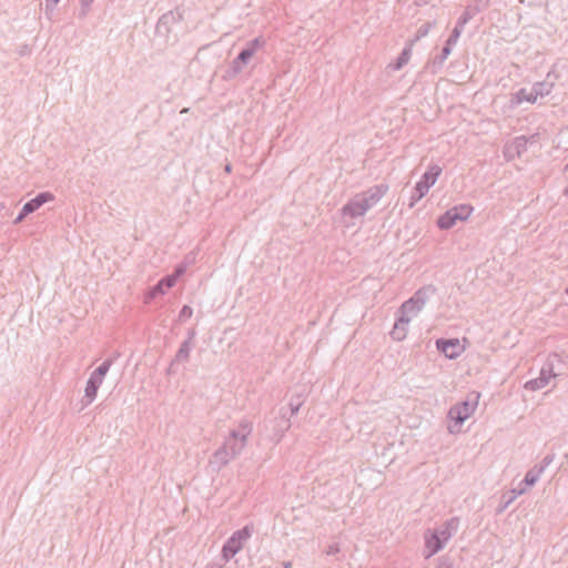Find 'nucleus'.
Wrapping results in <instances>:
<instances>
[{
	"label": "nucleus",
	"instance_id": "nucleus-43",
	"mask_svg": "<svg viewBox=\"0 0 568 568\" xmlns=\"http://www.w3.org/2000/svg\"><path fill=\"white\" fill-rule=\"evenodd\" d=\"M339 551V546L338 544H332L327 547V550H326V554L328 556H333V555H336L337 552Z\"/></svg>",
	"mask_w": 568,
	"mask_h": 568
},
{
	"label": "nucleus",
	"instance_id": "nucleus-26",
	"mask_svg": "<svg viewBox=\"0 0 568 568\" xmlns=\"http://www.w3.org/2000/svg\"><path fill=\"white\" fill-rule=\"evenodd\" d=\"M452 52V47H448V44L445 43L442 53L434 59V65L442 67L445 60L448 58V55Z\"/></svg>",
	"mask_w": 568,
	"mask_h": 568
},
{
	"label": "nucleus",
	"instance_id": "nucleus-52",
	"mask_svg": "<svg viewBox=\"0 0 568 568\" xmlns=\"http://www.w3.org/2000/svg\"><path fill=\"white\" fill-rule=\"evenodd\" d=\"M565 293L568 295V286L565 288Z\"/></svg>",
	"mask_w": 568,
	"mask_h": 568
},
{
	"label": "nucleus",
	"instance_id": "nucleus-47",
	"mask_svg": "<svg viewBox=\"0 0 568 568\" xmlns=\"http://www.w3.org/2000/svg\"><path fill=\"white\" fill-rule=\"evenodd\" d=\"M290 426H291V425H290V423H288V422H286L285 427H284V428L281 430V433L277 435L276 442H280V440H281V438L283 437L284 433L290 428Z\"/></svg>",
	"mask_w": 568,
	"mask_h": 568
},
{
	"label": "nucleus",
	"instance_id": "nucleus-49",
	"mask_svg": "<svg viewBox=\"0 0 568 568\" xmlns=\"http://www.w3.org/2000/svg\"><path fill=\"white\" fill-rule=\"evenodd\" d=\"M283 567L284 568H292V562L291 561H285V562H283Z\"/></svg>",
	"mask_w": 568,
	"mask_h": 568
},
{
	"label": "nucleus",
	"instance_id": "nucleus-42",
	"mask_svg": "<svg viewBox=\"0 0 568 568\" xmlns=\"http://www.w3.org/2000/svg\"><path fill=\"white\" fill-rule=\"evenodd\" d=\"M437 568H454V566L449 560L445 558H439Z\"/></svg>",
	"mask_w": 568,
	"mask_h": 568
},
{
	"label": "nucleus",
	"instance_id": "nucleus-29",
	"mask_svg": "<svg viewBox=\"0 0 568 568\" xmlns=\"http://www.w3.org/2000/svg\"><path fill=\"white\" fill-rule=\"evenodd\" d=\"M113 364L112 359H105L99 367H97L93 372H95L101 377H105L108 372L110 371L111 366Z\"/></svg>",
	"mask_w": 568,
	"mask_h": 568
},
{
	"label": "nucleus",
	"instance_id": "nucleus-10",
	"mask_svg": "<svg viewBox=\"0 0 568 568\" xmlns=\"http://www.w3.org/2000/svg\"><path fill=\"white\" fill-rule=\"evenodd\" d=\"M459 528V518L452 517L446 520L439 528L434 531L442 539L445 545L449 541V539L457 532Z\"/></svg>",
	"mask_w": 568,
	"mask_h": 568
},
{
	"label": "nucleus",
	"instance_id": "nucleus-48",
	"mask_svg": "<svg viewBox=\"0 0 568 568\" xmlns=\"http://www.w3.org/2000/svg\"><path fill=\"white\" fill-rule=\"evenodd\" d=\"M60 0H51V9H53ZM50 0H47V7H49Z\"/></svg>",
	"mask_w": 568,
	"mask_h": 568
},
{
	"label": "nucleus",
	"instance_id": "nucleus-15",
	"mask_svg": "<svg viewBox=\"0 0 568 568\" xmlns=\"http://www.w3.org/2000/svg\"><path fill=\"white\" fill-rule=\"evenodd\" d=\"M192 348H193V346L190 345L189 342L181 343L174 358L172 359V362L168 368V374H171L173 372V367L175 364L186 363L189 361Z\"/></svg>",
	"mask_w": 568,
	"mask_h": 568
},
{
	"label": "nucleus",
	"instance_id": "nucleus-8",
	"mask_svg": "<svg viewBox=\"0 0 568 568\" xmlns=\"http://www.w3.org/2000/svg\"><path fill=\"white\" fill-rule=\"evenodd\" d=\"M440 174L442 168L439 165L434 164L429 166V169L423 174L422 179L416 183L418 191L422 194H427Z\"/></svg>",
	"mask_w": 568,
	"mask_h": 568
},
{
	"label": "nucleus",
	"instance_id": "nucleus-5",
	"mask_svg": "<svg viewBox=\"0 0 568 568\" xmlns=\"http://www.w3.org/2000/svg\"><path fill=\"white\" fill-rule=\"evenodd\" d=\"M366 214L365 207L362 206V203L358 199L353 196L342 209L341 215L343 225L345 227H351L355 224V220L358 217H363Z\"/></svg>",
	"mask_w": 568,
	"mask_h": 568
},
{
	"label": "nucleus",
	"instance_id": "nucleus-4",
	"mask_svg": "<svg viewBox=\"0 0 568 568\" xmlns=\"http://www.w3.org/2000/svg\"><path fill=\"white\" fill-rule=\"evenodd\" d=\"M480 394L477 392L469 393L466 398L452 406L448 410V418L455 420L456 424L462 425L467 418H469L477 409Z\"/></svg>",
	"mask_w": 568,
	"mask_h": 568
},
{
	"label": "nucleus",
	"instance_id": "nucleus-20",
	"mask_svg": "<svg viewBox=\"0 0 568 568\" xmlns=\"http://www.w3.org/2000/svg\"><path fill=\"white\" fill-rule=\"evenodd\" d=\"M541 475H542V467H537L535 465L531 469H529L526 473L525 478L521 481V484H524L527 487L534 486L539 480Z\"/></svg>",
	"mask_w": 568,
	"mask_h": 568
},
{
	"label": "nucleus",
	"instance_id": "nucleus-32",
	"mask_svg": "<svg viewBox=\"0 0 568 568\" xmlns=\"http://www.w3.org/2000/svg\"><path fill=\"white\" fill-rule=\"evenodd\" d=\"M193 315V310L189 305H184L179 313V321H186Z\"/></svg>",
	"mask_w": 568,
	"mask_h": 568
},
{
	"label": "nucleus",
	"instance_id": "nucleus-39",
	"mask_svg": "<svg viewBox=\"0 0 568 568\" xmlns=\"http://www.w3.org/2000/svg\"><path fill=\"white\" fill-rule=\"evenodd\" d=\"M527 490V486H525L524 484H519V486L517 488H514L510 490V494L514 495L515 498L524 495Z\"/></svg>",
	"mask_w": 568,
	"mask_h": 568
},
{
	"label": "nucleus",
	"instance_id": "nucleus-28",
	"mask_svg": "<svg viewBox=\"0 0 568 568\" xmlns=\"http://www.w3.org/2000/svg\"><path fill=\"white\" fill-rule=\"evenodd\" d=\"M265 45V40L262 37H256L250 42H247L246 48L248 50H252V53L254 54L260 48Z\"/></svg>",
	"mask_w": 568,
	"mask_h": 568
},
{
	"label": "nucleus",
	"instance_id": "nucleus-35",
	"mask_svg": "<svg viewBox=\"0 0 568 568\" xmlns=\"http://www.w3.org/2000/svg\"><path fill=\"white\" fill-rule=\"evenodd\" d=\"M245 65V63L243 62H240L239 61V58H235L233 61H232V64H231V71L233 74H237L240 73L242 70H243V67Z\"/></svg>",
	"mask_w": 568,
	"mask_h": 568
},
{
	"label": "nucleus",
	"instance_id": "nucleus-53",
	"mask_svg": "<svg viewBox=\"0 0 568 568\" xmlns=\"http://www.w3.org/2000/svg\"><path fill=\"white\" fill-rule=\"evenodd\" d=\"M567 169H568V163H567Z\"/></svg>",
	"mask_w": 568,
	"mask_h": 568
},
{
	"label": "nucleus",
	"instance_id": "nucleus-34",
	"mask_svg": "<svg viewBox=\"0 0 568 568\" xmlns=\"http://www.w3.org/2000/svg\"><path fill=\"white\" fill-rule=\"evenodd\" d=\"M302 404H303V400L300 397L297 399H293V398L291 399L290 408H291L292 415L297 414V412L300 410Z\"/></svg>",
	"mask_w": 568,
	"mask_h": 568
},
{
	"label": "nucleus",
	"instance_id": "nucleus-37",
	"mask_svg": "<svg viewBox=\"0 0 568 568\" xmlns=\"http://www.w3.org/2000/svg\"><path fill=\"white\" fill-rule=\"evenodd\" d=\"M426 194H422L419 191H418V187L417 185L415 186L413 193H412V196H410V200H412V203H410V206H413L416 202H418L420 199H423Z\"/></svg>",
	"mask_w": 568,
	"mask_h": 568
},
{
	"label": "nucleus",
	"instance_id": "nucleus-7",
	"mask_svg": "<svg viewBox=\"0 0 568 568\" xmlns=\"http://www.w3.org/2000/svg\"><path fill=\"white\" fill-rule=\"evenodd\" d=\"M436 347L440 353L444 354L445 357L449 359H456L465 351L464 345L458 338H438L436 341Z\"/></svg>",
	"mask_w": 568,
	"mask_h": 568
},
{
	"label": "nucleus",
	"instance_id": "nucleus-21",
	"mask_svg": "<svg viewBox=\"0 0 568 568\" xmlns=\"http://www.w3.org/2000/svg\"><path fill=\"white\" fill-rule=\"evenodd\" d=\"M99 387L100 386L98 384L91 383L89 381L87 382L84 396L82 399L83 406L90 405L95 399Z\"/></svg>",
	"mask_w": 568,
	"mask_h": 568
},
{
	"label": "nucleus",
	"instance_id": "nucleus-17",
	"mask_svg": "<svg viewBox=\"0 0 568 568\" xmlns=\"http://www.w3.org/2000/svg\"><path fill=\"white\" fill-rule=\"evenodd\" d=\"M388 191L387 184H377L369 187L367 191L362 192L368 200L377 205V203L384 197Z\"/></svg>",
	"mask_w": 568,
	"mask_h": 568
},
{
	"label": "nucleus",
	"instance_id": "nucleus-51",
	"mask_svg": "<svg viewBox=\"0 0 568 568\" xmlns=\"http://www.w3.org/2000/svg\"><path fill=\"white\" fill-rule=\"evenodd\" d=\"M564 195L568 199V186L564 190Z\"/></svg>",
	"mask_w": 568,
	"mask_h": 568
},
{
	"label": "nucleus",
	"instance_id": "nucleus-24",
	"mask_svg": "<svg viewBox=\"0 0 568 568\" xmlns=\"http://www.w3.org/2000/svg\"><path fill=\"white\" fill-rule=\"evenodd\" d=\"M531 90L536 94L537 99L548 95L552 90V84L548 82H536Z\"/></svg>",
	"mask_w": 568,
	"mask_h": 568
},
{
	"label": "nucleus",
	"instance_id": "nucleus-1",
	"mask_svg": "<svg viewBox=\"0 0 568 568\" xmlns=\"http://www.w3.org/2000/svg\"><path fill=\"white\" fill-rule=\"evenodd\" d=\"M253 424L247 418H242L236 427L230 429L222 445L212 454L209 459V466L220 471L242 454L247 445L248 437L252 434Z\"/></svg>",
	"mask_w": 568,
	"mask_h": 568
},
{
	"label": "nucleus",
	"instance_id": "nucleus-23",
	"mask_svg": "<svg viewBox=\"0 0 568 568\" xmlns=\"http://www.w3.org/2000/svg\"><path fill=\"white\" fill-rule=\"evenodd\" d=\"M434 24H435V22H426L423 26H420L417 29L415 37L413 39H410L407 43H412V47H414V44L417 41L425 38L429 33V31L434 27Z\"/></svg>",
	"mask_w": 568,
	"mask_h": 568
},
{
	"label": "nucleus",
	"instance_id": "nucleus-19",
	"mask_svg": "<svg viewBox=\"0 0 568 568\" xmlns=\"http://www.w3.org/2000/svg\"><path fill=\"white\" fill-rule=\"evenodd\" d=\"M457 221H458V219L455 216L453 211L449 209L448 211H446L443 215H440L438 217L437 226L440 230H449L456 224Z\"/></svg>",
	"mask_w": 568,
	"mask_h": 568
},
{
	"label": "nucleus",
	"instance_id": "nucleus-12",
	"mask_svg": "<svg viewBox=\"0 0 568 568\" xmlns=\"http://www.w3.org/2000/svg\"><path fill=\"white\" fill-rule=\"evenodd\" d=\"M488 1L489 0H477V4L468 6L458 18L456 26L464 30L465 26L488 4Z\"/></svg>",
	"mask_w": 568,
	"mask_h": 568
},
{
	"label": "nucleus",
	"instance_id": "nucleus-16",
	"mask_svg": "<svg viewBox=\"0 0 568 568\" xmlns=\"http://www.w3.org/2000/svg\"><path fill=\"white\" fill-rule=\"evenodd\" d=\"M527 141L525 136L516 138L513 143L506 146L505 155L510 159L515 155L519 156L524 151H526Z\"/></svg>",
	"mask_w": 568,
	"mask_h": 568
},
{
	"label": "nucleus",
	"instance_id": "nucleus-11",
	"mask_svg": "<svg viewBox=\"0 0 568 568\" xmlns=\"http://www.w3.org/2000/svg\"><path fill=\"white\" fill-rule=\"evenodd\" d=\"M174 285L175 284L173 277L164 276L145 294L144 303L148 304L156 296L165 294V292L173 287Z\"/></svg>",
	"mask_w": 568,
	"mask_h": 568
},
{
	"label": "nucleus",
	"instance_id": "nucleus-38",
	"mask_svg": "<svg viewBox=\"0 0 568 568\" xmlns=\"http://www.w3.org/2000/svg\"><path fill=\"white\" fill-rule=\"evenodd\" d=\"M554 460V455H547L542 458V460L540 462V464L536 465L537 467H542V473L545 471V469L552 463Z\"/></svg>",
	"mask_w": 568,
	"mask_h": 568
},
{
	"label": "nucleus",
	"instance_id": "nucleus-6",
	"mask_svg": "<svg viewBox=\"0 0 568 568\" xmlns=\"http://www.w3.org/2000/svg\"><path fill=\"white\" fill-rule=\"evenodd\" d=\"M554 377H556V374L554 373V365L548 361L542 365L539 376L526 382L524 387L527 390L536 392L546 387Z\"/></svg>",
	"mask_w": 568,
	"mask_h": 568
},
{
	"label": "nucleus",
	"instance_id": "nucleus-3",
	"mask_svg": "<svg viewBox=\"0 0 568 568\" xmlns=\"http://www.w3.org/2000/svg\"><path fill=\"white\" fill-rule=\"evenodd\" d=\"M253 528L245 526L242 529L234 531L222 547V558L224 562L230 561L236 554H239L245 542L252 537Z\"/></svg>",
	"mask_w": 568,
	"mask_h": 568
},
{
	"label": "nucleus",
	"instance_id": "nucleus-31",
	"mask_svg": "<svg viewBox=\"0 0 568 568\" xmlns=\"http://www.w3.org/2000/svg\"><path fill=\"white\" fill-rule=\"evenodd\" d=\"M356 197L362 203V206L365 207L366 213L376 205L362 193L356 194Z\"/></svg>",
	"mask_w": 568,
	"mask_h": 568
},
{
	"label": "nucleus",
	"instance_id": "nucleus-46",
	"mask_svg": "<svg viewBox=\"0 0 568 568\" xmlns=\"http://www.w3.org/2000/svg\"><path fill=\"white\" fill-rule=\"evenodd\" d=\"M169 19H173V14L172 13H168V14H163L160 20H159V24L158 27L161 28L163 26V23H166V21Z\"/></svg>",
	"mask_w": 568,
	"mask_h": 568
},
{
	"label": "nucleus",
	"instance_id": "nucleus-41",
	"mask_svg": "<svg viewBox=\"0 0 568 568\" xmlns=\"http://www.w3.org/2000/svg\"><path fill=\"white\" fill-rule=\"evenodd\" d=\"M88 381L91 382V383L98 384L99 386H101L103 381H104V378L101 377L100 375H98L95 372H92Z\"/></svg>",
	"mask_w": 568,
	"mask_h": 568
},
{
	"label": "nucleus",
	"instance_id": "nucleus-9",
	"mask_svg": "<svg viewBox=\"0 0 568 568\" xmlns=\"http://www.w3.org/2000/svg\"><path fill=\"white\" fill-rule=\"evenodd\" d=\"M425 539V558H430L440 551L446 545L433 530H427L424 535Z\"/></svg>",
	"mask_w": 568,
	"mask_h": 568
},
{
	"label": "nucleus",
	"instance_id": "nucleus-30",
	"mask_svg": "<svg viewBox=\"0 0 568 568\" xmlns=\"http://www.w3.org/2000/svg\"><path fill=\"white\" fill-rule=\"evenodd\" d=\"M462 32H463V29H460L459 27L455 26V28L453 29L449 38L446 41V44H448V47H454L457 43Z\"/></svg>",
	"mask_w": 568,
	"mask_h": 568
},
{
	"label": "nucleus",
	"instance_id": "nucleus-2",
	"mask_svg": "<svg viewBox=\"0 0 568 568\" xmlns=\"http://www.w3.org/2000/svg\"><path fill=\"white\" fill-rule=\"evenodd\" d=\"M436 288L434 285H425L418 288L412 297L405 301L397 311V318L390 332V337L396 342H402L406 338L410 321L416 317Z\"/></svg>",
	"mask_w": 568,
	"mask_h": 568
},
{
	"label": "nucleus",
	"instance_id": "nucleus-45",
	"mask_svg": "<svg viewBox=\"0 0 568 568\" xmlns=\"http://www.w3.org/2000/svg\"><path fill=\"white\" fill-rule=\"evenodd\" d=\"M195 336H196L195 331H194V329H190V331L187 332V334H186V339H185L184 342H189V343H190V345H192V346H193V342H194Z\"/></svg>",
	"mask_w": 568,
	"mask_h": 568
},
{
	"label": "nucleus",
	"instance_id": "nucleus-40",
	"mask_svg": "<svg viewBox=\"0 0 568 568\" xmlns=\"http://www.w3.org/2000/svg\"><path fill=\"white\" fill-rule=\"evenodd\" d=\"M30 213L24 210L22 206L20 213L17 215V217L13 220V224H20Z\"/></svg>",
	"mask_w": 568,
	"mask_h": 568
},
{
	"label": "nucleus",
	"instance_id": "nucleus-33",
	"mask_svg": "<svg viewBox=\"0 0 568 568\" xmlns=\"http://www.w3.org/2000/svg\"><path fill=\"white\" fill-rule=\"evenodd\" d=\"M254 54L252 53V50H248L247 48H244L236 58H239V61L240 62H243V63H247L250 61V59L253 57Z\"/></svg>",
	"mask_w": 568,
	"mask_h": 568
},
{
	"label": "nucleus",
	"instance_id": "nucleus-13",
	"mask_svg": "<svg viewBox=\"0 0 568 568\" xmlns=\"http://www.w3.org/2000/svg\"><path fill=\"white\" fill-rule=\"evenodd\" d=\"M54 200V195L51 192H41L32 200L28 201L23 207L30 214L40 209L43 204Z\"/></svg>",
	"mask_w": 568,
	"mask_h": 568
},
{
	"label": "nucleus",
	"instance_id": "nucleus-44",
	"mask_svg": "<svg viewBox=\"0 0 568 568\" xmlns=\"http://www.w3.org/2000/svg\"><path fill=\"white\" fill-rule=\"evenodd\" d=\"M94 0H81V7H82L83 14H87V12L89 11L91 3Z\"/></svg>",
	"mask_w": 568,
	"mask_h": 568
},
{
	"label": "nucleus",
	"instance_id": "nucleus-27",
	"mask_svg": "<svg viewBox=\"0 0 568 568\" xmlns=\"http://www.w3.org/2000/svg\"><path fill=\"white\" fill-rule=\"evenodd\" d=\"M265 45V40L262 37H256L250 42H247L246 48L248 50H252V53L254 54L260 48Z\"/></svg>",
	"mask_w": 568,
	"mask_h": 568
},
{
	"label": "nucleus",
	"instance_id": "nucleus-14",
	"mask_svg": "<svg viewBox=\"0 0 568 568\" xmlns=\"http://www.w3.org/2000/svg\"><path fill=\"white\" fill-rule=\"evenodd\" d=\"M537 100L538 99L531 89L528 90L523 88L511 95L510 105L516 108L524 102L535 103Z\"/></svg>",
	"mask_w": 568,
	"mask_h": 568
},
{
	"label": "nucleus",
	"instance_id": "nucleus-50",
	"mask_svg": "<svg viewBox=\"0 0 568 568\" xmlns=\"http://www.w3.org/2000/svg\"><path fill=\"white\" fill-rule=\"evenodd\" d=\"M225 172H227V173H230V172H231V165H230V164H227V165L225 166Z\"/></svg>",
	"mask_w": 568,
	"mask_h": 568
},
{
	"label": "nucleus",
	"instance_id": "nucleus-25",
	"mask_svg": "<svg viewBox=\"0 0 568 568\" xmlns=\"http://www.w3.org/2000/svg\"><path fill=\"white\" fill-rule=\"evenodd\" d=\"M515 499L516 498L514 497L513 494H510V491L508 494L503 495L500 498L499 506L497 508V514H501L503 511H505L509 507V505L514 503Z\"/></svg>",
	"mask_w": 568,
	"mask_h": 568
},
{
	"label": "nucleus",
	"instance_id": "nucleus-18",
	"mask_svg": "<svg viewBox=\"0 0 568 568\" xmlns=\"http://www.w3.org/2000/svg\"><path fill=\"white\" fill-rule=\"evenodd\" d=\"M412 43H407L396 61L389 64V68L394 71L400 70L404 65H406L412 57Z\"/></svg>",
	"mask_w": 568,
	"mask_h": 568
},
{
	"label": "nucleus",
	"instance_id": "nucleus-22",
	"mask_svg": "<svg viewBox=\"0 0 568 568\" xmlns=\"http://www.w3.org/2000/svg\"><path fill=\"white\" fill-rule=\"evenodd\" d=\"M458 221H466L473 213V206L469 204H459L450 209Z\"/></svg>",
	"mask_w": 568,
	"mask_h": 568
},
{
	"label": "nucleus",
	"instance_id": "nucleus-36",
	"mask_svg": "<svg viewBox=\"0 0 568 568\" xmlns=\"http://www.w3.org/2000/svg\"><path fill=\"white\" fill-rule=\"evenodd\" d=\"M186 271V265L185 264H182V265H179L174 273L168 275L169 277H173L174 278V284L176 283L178 278L180 276H182L184 274V272Z\"/></svg>",
	"mask_w": 568,
	"mask_h": 568
}]
</instances>
